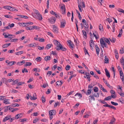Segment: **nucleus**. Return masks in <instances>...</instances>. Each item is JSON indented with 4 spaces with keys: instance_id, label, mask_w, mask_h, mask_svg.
<instances>
[{
    "instance_id": "20",
    "label": "nucleus",
    "mask_w": 124,
    "mask_h": 124,
    "mask_svg": "<svg viewBox=\"0 0 124 124\" xmlns=\"http://www.w3.org/2000/svg\"><path fill=\"white\" fill-rule=\"evenodd\" d=\"M120 62L122 65H124V58L123 57L121 59Z\"/></svg>"
},
{
    "instance_id": "54",
    "label": "nucleus",
    "mask_w": 124,
    "mask_h": 124,
    "mask_svg": "<svg viewBox=\"0 0 124 124\" xmlns=\"http://www.w3.org/2000/svg\"><path fill=\"white\" fill-rule=\"evenodd\" d=\"M106 20L107 21H108L109 23H110V22H112V20L111 19H110L109 18H107Z\"/></svg>"
},
{
    "instance_id": "3",
    "label": "nucleus",
    "mask_w": 124,
    "mask_h": 124,
    "mask_svg": "<svg viewBox=\"0 0 124 124\" xmlns=\"http://www.w3.org/2000/svg\"><path fill=\"white\" fill-rule=\"evenodd\" d=\"M48 20L49 22L52 24H54L55 23L56 19V18L54 17H52L49 18L48 19Z\"/></svg>"
},
{
    "instance_id": "14",
    "label": "nucleus",
    "mask_w": 124,
    "mask_h": 124,
    "mask_svg": "<svg viewBox=\"0 0 124 124\" xmlns=\"http://www.w3.org/2000/svg\"><path fill=\"white\" fill-rule=\"evenodd\" d=\"M92 90L91 89H88L87 90V92L85 93L87 95H90L91 93Z\"/></svg>"
},
{
    "instance_id": "2",
    "label": "nucleus",
    "mask_w": 124,
    "mask_h": 124,
    "mask_svg": "<svg viewBox=\"0 0 124 124\" xmlns=\"http://www.w3.org/2000/svg\"><path fill=\"white\" fill-rule=\"evenodd\" d=\"M56 114V111L54 110H52L49 112V114L50 115V120L52 119L53 118V115H54Z\"/></svg>"
},
{
    "instance_id": "41",
    "label": "nucleus",
    "mask_w": 124,
    "mask_h": 124,
    "mask_svg": "<svg viewBox=\"0 0 124 124\" xmlns=\"http://www.w3.org/2000/svg\"><path fill=\"white\" fill-rule=\"evenodd\" d=\"M40 42H44L45 41V39L43 38H38Z\"/></svg>"
},
{
    "instance_id": "55",
    "label": "nucleus",
    "mask_w": 124,
    "mask_h": 124,
    "mask_svg": "<svg viewBox=\"0 0 124 124\" xmlns=\"http://www.w3.org/2000/svg\"><path fill=\"white\" fill-rule=\"evenodd\" d=\"M90 39H91V40H92L93 38V36L91 32H90Z\"/></svg>"
},
{
    "instance_id": "17",
    "label": "nucleus",
    "mask_w": 124,
    "mask_h": 124,
    "mask_svg": "<svg viewBox=\"0 0 124 124\" xmlns=\"http://www.w3.org/2000/svg\"><path fill=\"white\" fill-rule=\"evenodd\" d=\"M25 62V61L23 60L22 61L20 62H18L17 63V65H21L23 64V63H24Z\"/></svg>"
},
{
    "instance_id": "60",
    "label": "nucleus",
    "mask_w": 124,
    "mask_h": 124,
    "mask_svg": "<svg viewBox=\"0 0 124 124\" xmlns=\"http://www.w3.org/2000/svg\"><path fill=\"white\" fill-rule=\"evenodd\" d=\"M11 109H12L11 111V112H13L14 111H15L18 110V108H12Z\"/></svg>"
},
{
    "instance_id": "58",
    "label": "nucleus",
    "mask_w": 124,
    "mask_h": 124,
    "mask_svg": "<svg viewBox=\"0 0 124 124\" xmlns=\"http://www.w3.org/2000/svg\"><path fill=\"white\" fill-rule=\"evenodd\" d=\"M7 80V79L5 78H2L1 81L3 83H5V82Z\"/></svg>"
},
{
    "instance_id": "11",
    "label": "nucleus",
    "mask_w": 124,
    "mask_h": 124,
    "mask_svg": "<svg viewBox=\"0 0 124 124\" xmlns=\"http://www.w3.org/2000/svg\"><path fill=\"white\" fill-rule=\"evenodd\" d=\"M22 115V114H21L16 115L15 119H17L19 118H20L22 117V116H21V115Z\"/></svg>"
},
{
    "instance_id": "15",
    "label": "nucleus",
    "mask_w": 124,
    "mask_h": 124,
    "mask_svg": "<svg viewBox=\"0 0 124 124\" xmlns=\"http://www.w3.org/2000/svg\"><path fill=\"white\" fill-rule=\"evenodd\" d=\"M82 32L83 35L84 36V38L86 39L87 37L86 32L85 30H83L82 31Z\"/></svg>"
},
{
    "instance_id": "57",
    "label": "nucleus",
    "mask_w": 124,
    "mask_h": 124,
    "mask_svg": "<svg viewBox=\"0 0 124 124\" xmlns=\"http://www.w3.org/2000/svg\"><path fill=\"white\" fill-rule=\"evenodd\" d=\"M70 66L69 65H67L65 68L66 70H69L70 69Z\"/></svg>"
},
{
    "instance_id": "30",
    "label": "nucleus",
    "mask_w": 124,
    "mask_h": 124,
    "mask_svg": "<svg viewBox=\"0 0 124 124\" xmlns=\"http://www.w3.org/2000/svg\"><path fill=\"white\" fill-rule=\"evenodd\" d=\"M78 4L79 10L80 12H82V9L81 8V5H80V3H79L78 2Z\"/></svg>"
},
{
    "instance_id": "6",
    "label": "nucleus",
    "mask_w": 124,
    "mask_h": 124,
    "mask_svg": "<svg viewBox=\"0 0 124 124\" xmlns=\"http://www.w3.org/2000/svg\"><path fill=\"white\" fill-rule=\"evenodd\" d=\"M53 30L54 32L57 33L58 32V29L57 27L56 26L54 25H53Z\"/></svg>"
},
{
    "instance_id": "36",
    "label": "nucleus",
    "mask_w": 124,
    "mask_h": 124,
    "mask_svg": "<svg viewBox=\"0 0 124 124\" xmlns=\"http://www.w3.org/2000/svg\"><path fill=\"white\" fill-rule=\"evenodd\" d=\"M103 106L104 107H108L109 108H112L113 106L112 105H111L108 104H106V105H103Z\"/></svg>"
},
{
    "instance_id": "8",
    "label": "nucleus",
    "mask_w": 124,
    "mask_h": 124,
    "mask_svg": "<svg viewBox=\"0 0 124 124\" xmlns=\"http://www.w3.org/2000/svg\"><path fill=\"white\" fill-rule=\"evenodd\" d=\"M11 116H8L5 117L3 119V121L5 122L8 120L10 119Z\"/></svg>"
},
{
    "instance_id": "21",
    "label": "nucleus",
    "mask_w": 124,
    "mask_h": 124,
    "mask_svg": "<svg viewBox=\"0 0 124 124\" xmlns=\"http://www.w3.org/2000/svg\"><path fill=\"white\" fill-rule=\"evenodd\" d=\"M13 82L12 83V85H15L18 83L19 82V80L17 79L14 81H13Z\"/></svg>"
},
{
    "instance_id": "12",
    "label": "nucleus",
    "mask_w": 124,
    "mask_h": 124,
    "mask_svg": "<svg viewBox=\"0 0 124 124\" xmlns=\"http://www.w3.org/2000/svg\"><path fill=\"white\" fill-rule=\"evenodd\" d=\"M9 99H6L4 100L3 103L5 104H10L9 102Z\"/></svg>"
},
{
    "instance_id": "38",
    "label": "nucleus",
    "mask_w": 124,
    "mask_h": 124,
    "mask_svg": "<svg viewBox=\"0 0 124 124\" xmlns=\"http://www.w3.org/2000/svg\"><path fill=\"white\" fill-rule=\"evenodd\" d=\"M25 84L24 82H18L17 84V85L18 86L22 85L23 84Z\"/></svg>"
},
{
    "instance_id": "24",
    "label": "nucleus",
    "mask_w": 124,
    "mask_h": 124,
    "mask_svg": "<svg viewBox=\"0 0 124 124\" xmlns=\"http://www.w3.org/2000/svg\"><path fill=\"white\" fill-rule=\"evenodd\" d=\"M111 98L112 97L111 96H108L105 98L104 100V101L109 100H111Z\"/></svg>"
},
{
    "instance_id": "51",
    "label": "nucleus",
    "mask_w": 124,
    "mask_h": 124,
    "mask_svg": "<svg viewBox=\"0 0 124 124\" xmlns=\"http://www.w3.org/2000/svg\"><path fill=\"white\" fill-rule=\"evenodd\" d=\"M33 11L37 15H38V14L39 13V11L35 9H33Z\"/></svg>"
},
{
    "instance_id": "33",
    "label": "nucleus",
    "mask_w": 124,
    "mask_h": 124,
    "mask_svg": "<svg viewBox=\"0 0 124 124\" xmlns=\"http://www.w3.org/2000/svg\"><path fill=\"white\" fill-rule=\"evenodd\" d=\"M105 61L104 62L105 63H108V59L107 58L106 56H105Z\"/></svg>"
},
{
    "instance_id": "63",
    "label": "nucleus",
    "mask_w": 124,
    "mask_h": 124,
    "mask_svg": "<svg viewBox=\"0 0 124 124\" xmlns=\"http://www.w3.org/2000/svg\"><path fill=\"white\" fill-rule=\"evenodd\" d=\"M25 8H26V10H29V9L28 8V6L27 4H24L23 6Z\"/></svg>"
},
{
    "instance_id": "39",
    "label": "nucleus",
    "mask_w": 124,
    "mask_h": 124,
    "mask_svg": "<svg viewBox=\"0 0 124 124\" xmlns=\"http://www.w3.org/2000/svg\"><path fill=\"white\" fill-rule=\"evenodd\" d=\"M41 99L42 103H44L46 101L45 98L44 96H42L41 97Z\"/></svg>"
},
{
    "instance_id": "49",
    "label": "nucleus",
    "mask_w": 124,
    "mask_h": 124,
    "mask_svg": "<svg viewBox=\"0 0 124 124\" xmlns=\"http://www.w3.org/2000/svg\"><path fill=\"white\" fill-rule=\"evenodd\" d=\"M99 29L101 31H102L103 30V26L101 24H100L99 26Z\"/></svg>"
},
{
    "instance_id": "27",
    "label": "nucleus",
    "mask_w": 124,
    "mask_h": 124,
    "mask_svg": "<svg viewBox=\"0 0 124 124\" xmlns=\"http://www.w3.org/2000/svg\"><path fill=\"white\" fill-rule=\"evenodd\" d=\"M5 109H6L7 110H9L10 109H11L12 108H11V106H5L4 107Z\"/></svg>"
},
{
    "instance_id": "46",
    "label": "nucleus",
    "mask_w": 124,
    "mask_h": 124,
    "mask_svg": "<svg viewBox=\"0 0 124 124\" xmlns=\"http://www.w3.org/2000/svg\"><path fill=\"white\" fill-rule=\"evenodd\" d=\"M77 95L80 97V98H81L82 97V95L80 93H78L75 95V96H76Z\"/></svg>"
},
{
    "instance_id": "50",
    "label": "nucleus",
    "mask_w": 124,
    "mask_h": 124,
    "mask_svg": "<svg viewBox=\"0 0 124 124\" xmlns=\"http://www.w3.org/2000/svg\"><path fill=\"white\" fill-rule=\"evenodd\" d=\"M22 71L23 73H24V72H28L27 69L25 68H24L23 70L22 69Z\"/></svg>"
},
{
    "instance_id": "34",
    "label": "nucleus",
    "mask_w": 124,
    "mask_h": 124,
    "mask_svg": "<svg viewBox=\"0 0 124 124\" xmlns=\"http://www.w3.org/2000/svg\"><path fill=\"white\" fill-rule=\"evenodd\" d=\"M24 30H22L19 31H18L16 33V35L18 34L21 33L22 32L24 31Z\"/></svg>"
},
{
    "instance_id": "26",
    "label": "nucleus",
    "mask_w": 124,
    "mask_h": 124,
    "mask_svg": "<svg viewBox=\"0 0 124 124\" xmlns=\"http://www.w3.org/2000/svg\"><path fill=\"white\" fill-rule=\"evenodd\" d=\"M76 74H74L71 75L68 80V82H69L71 80V78H72L73 77H76Z\"/></svg>"
},
{
    "instance_id": "43",
    "label": "nucleus",
    "mask_w": 124,
    "mask_h": 124,
    "mask_svg": "<svg viewBox=\"0 0 124 124\" xmlns=\"http://www.w3.org/2000/svg\"><path fill=\"white\" fill-rule=\"evenodd\" d=\"M119 53L121 54L124 53V49L123 48H122L120 50Z\"/></svg>"
},
{
    "instance_id": "44",
    "label": "nucleus",
    "mask_w": 124,
    "mask_h": 124,
    "mask_svg": "<svg viewBox=\"0 0 124 124\" xmlns=\"http://www.w3.org/2000/svg\"><path fill=\"white\" fill-rule=\"evenodd\" d=\"M19 24H20V25L21 26H23V27H26V25H23V24H27V23H20Z\"/></svg>"
},
{
    "instance_id": "35",
    "label": "nucleus",
    "mask_w": 124,
    "mask_h": 124,
    "mask_svg": "<svg viewBox=\"0 0 124 124\" xmlns=\"http://www.w3.org/2000/svg\"><path fill=\"white\" fill-rule=\"evenodd\" d=\"M79 3H80V5H81V7L84 8L85 7V4L84 2H80Z\"/></svg>"
},
{
    "instance_id": "22",
    "label": "nucleus",
    "mask_w": 124,
    "mask_h": 124,
    "mask_svg": "<svg viewBox=\"0 0 124 124\" xmlns=\"http://www.w3.org/2000/svg\"><path fill=\"white\" fill-rule=\"evenodd\" d=\"M35 60L36 61L38 62H40L41 61L42 58L40 57H38L36 58Z\"/></svg>"
},
{
    "instance_id": "61",
    "label": "nucleus",
    "mask_w": 124,
    "mask_h": 124,
    "mask_svg": "<svg viewBox=\"0 0 124 124\" xmlns=\"http://www.w3.org/2000/svg\"><path fill=\"white\" fill-rule=\"evenodd\" d=\"M44 46H43L42 47H41L40 46H38V49L40 50H43L44 49Z\"/></svg>"
},
{
    "instance_id": "42",
    "label": "nucleus",
    "mask_w": 124,
    "mask_h": 124,
    "mask_svg": "<svg viewBox=\"0 0 124 124\" xmlns=\"http://www.w3.org/2000/svg\"><path fill=\"white\" fill-rule=\"evenodd\" d=\"M12 106L13 107H15L16 106H19V105L17 103H13L12 104Z\"/></svg>"
},
{
    "instance_id": "31",
    "label": "nucleus",
    "mask_w": 124,
    "mask_h": 124,
    "mask_svg": "<svg viewBox=\"0 0 124 124\" xmlns=\"http://www.w3.org/2000/svg\"><path fill=\"white\" fill-rule=\"evenodd\" d=\"M23 53V51H21L15 53L17 55H19L22 54Z\"/></svg>"
},
{
    "instance_id": "28",
    "label": "nucleus",
    "mask_w": 124,
    "mask_h": 124,
    "mask_svg": "<svg viewBox=\"0 0 124 124\" xmlns=\"http://www.w3.org/2000/svg\"><path fill=\"white\" fill-rule=\"evenodd\" d=\"M84 50L85 53V54H87L89 56H90V55L88 53V52L87 50L86 49L85 47H84Z\"/></svg>"
},
{
    "instance_id": "56",
    "label": "nucleus",
    "mask_w": 124,
    "mask_h": 124,
    "mask_svg": "<svg viewBox=\"0 0 124 124\" xmlns=\"http://www.w3.org/2000/svg\"><path fill=\"white\" fill-rule=\"evenodd\" d=\"M10 6H6L3 7L4 8L6 9L9 10L10 8Z\"/></svg>"
},
{
    "instance_id": "25",
    "label": "nucleus",
    "mask_w": 124,
    "mask_h": 124,
    "mask_svg": "<svg viewBox=\"0 0 124 124\" xmlns=\"http://www.w3.org/2000/svg\"><path fill=\"white\" fill-rule=\"evenodd\" d=\"M51 59V57L49 56H47L44 58V60L45 61L49 60Z\"/></svg>"
},
{
    "instance_id": "48",
    "label": "nucleus",
    "mask_w": 124,
    "mask_h": 124,
    "mask_svg": "<svg viewBox=\"0 0 124 124\" xmlns=\"http://www.w3.org/2000/svg\"><path fill=\"white\" fill-rule=\"evenodd\" d=\"M93 90L94 92H97L98 91V89L97 87L95 86L94 87V88L93 89Z\"/></svg>"
},
{
    "instance_id": "23",
    "label": "nucleus",
    "mask_w": 124,
    "mask_h": 124,
    "mask_svg": "<svg viewBox=\"0 0 124 124\" xmlns=\"http://www.w3.org/2000/svg\"><path fill=\"white\" fill-rule=\"evenodd\" d=\"M105 42L107 43L108 45H110V41L109 39L107 38H105Z\"/></svg>"
},
{
    "instance_id": "47",
    "label": "nucleus",
    "mask_w": 124,
    "mask_h": 124,
    "mask_svg": "<svg viewBox=\"0 0 124 124\" xmlns=\"http://www.w3.org/2000/svg\"><path fill=\"white\" fill-rule=\"evenodd\" d=\"M100 52V49L99 48H97L96 49V52L97 54L98 55L99 54Z\"/></svg>"
},
{
    "instance_id": "37",
    "label": "nucleus",
    "mask_w": 124,
    "mask_h": 124,
    "mask_svg": "<svg viewBox=\"0 0 124 124\" xmlns=\"http://www.w3.org/2000/svg\"><path fill=\"white\" fill-rule=\"evenodd\" d=\"M10 40H11L10 41L11 42H16V41L18 40V39H12L11 38Z\"/></svg>"
},
{
    "instance_id": "64",
    "label": "nucleus",
    "mask_w": 124,
    "mask_h": 124,
    "mask_svg": "<svg viewBox=\"0 0 124 124\" xmlns=\"http://www.w3.org/2000/svg\"><path fill=\"white\" fill-rule=\"evenodd\" d=\"M32 28L33 29H34L36 30L38 29H39V27H37V26H32Z\"/></svg>"
},
{
    "instance_id": "7",
    "label": "nucleus",
    "mask_w": 124,
    "mask_h": 124,
    "mask_svg": "<svg viewBox=\"0 0 124 124\" xmlns=\"http://www.w3.org/2000/svg\"><path fill=\"white\" fill-rule=\"evenodd\" d=\"M68 44L69 45L70 47L71 48V49L72 50H73V45L74 46V44H72V45L71 43V41L70 40H69L68 41Z\"/></svg>"
},
{
    "instance_id": "10",
    "label": "nucleus",
    "mask_w": 124,
    "mask_h": 124,
    "mask_svg": "<svg viewBox=\"0 0 124 124\" xmlns=\"http://www.w3.org/2000/svg\"><path fill=\"white\" fill-rule=\"evenodd\" d=\"M101 42L103 44V45L105 46V47L108 48V46H107V44L104 42V41L103 40L102 38H101Z\"/></svg>"
},
{
    "instance_id": "59",
    "label": "nucleus",
    "mask_w": 124,
    "mask_h": 124,
    "mask_svg": "<svg viewBox=\"0 0 124 124\" xmlns=\"http://www.w3.org/2000/svg\"><path fill=\"white\" fill-rule=\"evenodd\" d=\"M59 102L58 101L56 103H55L54 105V107H56L58 105H59Z\"/></svg>"
},
{
    "instance_id": "9",
    "label": "nucleus",
    "mask_w": 124,
    "mask_h": 124,
    "mask_svg": "<svg viewBox=\"0 0 124 124\" xmlns=\"http://www.w3.org/2000/svg\"><path fill=\"white\" fill-rule=\"evenodd\" d=\"M105 74L109 78L110 77V74L108 71L106 69H105Z\"/></svg>"
},
{
    "instance_id": "18",
    "label": "nucleus",
    "mask_w": 124,
    "mask_h": 124,
    "mask_svg": "<svg viewBox=\"0 0 124 124\" xmlns=\"http://www.w3.org/2000/svg\"><path fill=\"white\" fill-rule=\"evenodd\" d=\"M17 16H19L25 19H27L28 18V17L27 16H24L18 15H17Z\"/></svg>"
},
{
    "instance_id": "1",
    "label": "nucleus",
    "mask_w": 124,
    "mask_h": 124,
    "mask_svg": "<svg viewBox=\"0 0 124 124\" xmlns=\"http://www.w3.org/2000/svg\"><path fill=\"white\" fill-rule=\"evenodd\" d=\"M55 48L58 51L61 50L62 51H66L67 50V49L63 47L61 44H60L59 45L55 47Z\"/></svg>"
},
{
    "instance_id": "16",
    "label": "nucleus",
    "mask_w": 124,
    "mask_h": 124,
    "mask_svg": "<svg viewBox=\"0 0 124 124\" xmlns=\"http://www.w3.org/2000/svg\"><path fill=\"white\" fill-rule=\"evenodd\" d=\"M109 39L111 42L113 43H115L116 41V39L113 37H112L111 39L109 38Z\"/></svg>"
},
{
    "instance_id": "40",
    "label": "nucleus",
    "mask_w": 124,
    "mask_h": 124,
    "mask_svg": "<svg viewBox=\"0 0 124 124\" xmlns=\"http://www.w3.org/2000/svg\"><path fill=\"white\" fill-rule=\"evenodd\" d=\"M54 43L55 44H56L57 45H59V44H61L57 40H54Z\"/></svg>"
},
{
    "instance_id": "5",
    "label": "nucleus",
    "mask_w": 124,
    "mask_h": 124,
    "mask_svg": "<svg viewBox=\"0 0 124 124\" xmlns=\"http://www.w3.org/2000/svg\"><path fill=\"white\" fill-rule=\"evenodd\" d=\"M66 24V22L64 19H62V21L61 22L60 27L61 28H64L65 24Z\"/></svg>"
},
{
    "instance_id": "32",
    "label": "nucleus",
    "mask_w": 124,
    "mask_h": 124,
    "mask_svg": "<svg viewBox=\"0 0 124 124\" xmlns=\"http://www.w3.org/2000/svg\"><path fill=\"white\" fill-rule=\"evenodd\" d=\"M116 120L115 119L113 118V119L111 120L110 122L109 123V124H113L115 122Z\"/></svg>"
},
{
    "instance_id": "29",
    "label": "nucleus",
    "mask_w": 124,
    "mask_h": 124,
    "mask_svg": "<svg viewBox=\"0 0 124 124\" xmlns=\"http://www.w3.org/2000/svg\"><path fill=\"white\" fill-rule=\"evenodd\" d=\"M52 46V44H48L46 45L45 48H46L47 49H49Z\"/></svg>"
},
{
    "instance_id": "53",
    "label": "nucleus",
    "mask_w": 124,
    "mask_h": 124,
    "mask_svg": "<svg viewBox=\"0 0 124 124\" xmlns=\"http://www.w3.org/2000/svg\"><path fill=\"white\" fill-rule=\"evenodd\" d=\"M111 103L112 104L114 105L115 106L117 105H118V104L116 102H115L112 101L111 102Z\"/></svg>"
},
{
    "instance_id": "4",
    "label": "nucleus",
    "mask_w": 124,
    "mask_h": 124,
    "mask_svg": "<svg viewBox=\"0 0 124 124\" xmlns=\"http://www.w3.org/2000/svg\"><path fill=\"white\" fill-rule=\"evenodd\" d=\"M89 44L91 50L93 51V47H94V43L93 40H91L90 41Z\"/></svg>"
},
{
    "instance_id": "62",
    "label": "nucleus",
    "mask_w": 124,
    "mask_h": 124,
    "mask_svg": "<svg viewBox=\"0 0 124 124\" xmlns=\"http://www.w3.org/2000/svg\"><path fill=\"white\" fill-rule=\"evenodd\" d=\"M82 22L83 23L84 25H86V21L85 19H83L82 20Z\"/></svg>"
},
{
    "instance_id": "13",
    "label": "nucleus",
    "mask_w": 124,
    "mask_h": 124,
    "mask_svg": "<svg viewBox=\"0 0 124 124\" xmlns=\"http://www.w3.org/2000/svg\"><path fill=\"white\" fill-rule=\"evenodd\" d=\"M56 85L58 86H59V85L61 86L62 83L61 81H59L56 82Z\"/></svg>"
},
{
    "instance_id": "52",
    "label": "nucleus",
    "mask_w": 124,
    "mask_h": 124,
    "mask_svg": "<svg viewBox=\"0 0 124 124\" xmlns=\"http://www.w3.org/2000/svg\"><path fill=\"white\" fill-rule=\"evenodd\" d=\"M106 85L110 89H113V87L112 86H110V85L108 83L106 84Z\"/></svg>"
},
{
    "instance_id": "19",
    "label": "nucleus",
    "mask_w": 124,
    "mask_h": 124,
    "mask_svg": "<svg viewBox=\"0 0 124 124\" xmlns=\"http://www.w3.org/2000/svg\"><path fill=\"white\" fill-rule=\"evenodd\" d=\"M37 16L38 17L39 19L40 20H42V15L39 13L38 14V15H37Z\"/></svg>"
},
{
    "instance_id": "45",
    "label": "nucleus",
    "mask_w": 124,
    "mask_h": 124,
    "mask_svg": "<svg viewBox=\"0 0 124 124\" xmlns=\"http://www.w3.org/2000/svg\"><path fill=\"white\" fill-rule=\"evenodd\" d=\"M120 102L122 104H124V99L122 98H121L120 99Z\"/></svg>"
}]
</instances>
